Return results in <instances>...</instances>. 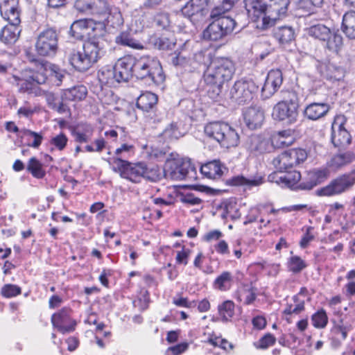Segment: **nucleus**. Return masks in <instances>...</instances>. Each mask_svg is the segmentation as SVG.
Here are the masks:
<instances>
[{
  "mask_svg": "<svg viewBox=\"0 0 355 355\" xmlns=\"http://www.w3.org/2000/svg\"><path fill=\"white\" fill-rule=\"evenodd\" d=\"M290 0H245V9L253 21L261 19V28H267L270 21L286 16Z\"/></svg>",
  "mask_w": 355,
  "mask_h": 355,
  "instance_id": "nucleus-1",
  "label": "nucleus"
},
{
  "mask_svg": "<svg viewBox=\"0 0 355 355\" xmlns=\"http://www.w3.org/2000/svg\"><path fill=\"white\" fill-rule=\"evenodd\" d=\"M234 72V63L229 58L218 57L211 61L203 75L204 81L209 87L207 94L211 98L218 97L223 84L232 78Z\"/></svg>",
  "mask_w": 355,
  "mask_h": 355,
  "instance_id": "nucleus-2",
  "label": "nucleus"
},
{
  "mask_svg": "<svg viewBox=\"0 0 355 355\" xmlns=\"http://www.w3.org/2000/svg\"><path fill=\"white\" fill-rule=\"evenodd\" d=\"M329 171L327 168L314 169L307 173L302 182L301 174L297 171L283 173L282 171L272 173L268 175V181L275 182L282 187L294 189L311 190L313 187L321 184L327 179Z\"/></svg>",
  "mask_w": 355,
  "mask_h": 355,
  "instance_id": "nucleus-3",
  "label": "nucleus"
},
{
  "mask_svg": "<svg viewBox=\"0 0 355 355\" xmlns=\"http://www.w3.org/2000/svg\"><path fill=\"white\" fill-rule=\"evenodd\" d=\"M104 50L100 39L96 37L85 40L83 51L70 53L69 63L79 71H86L96 63L103 55Z\"/></svg>",
  "mask_w": 355,
  "mask_h": 355,
  "instance_id": "nucleus-4",
  "label": "nucleus"
},
{
  "mask_svg": "<svg viewBox=\"0 0 355 355\" xmlns=\"http://www.w3.org/2000/svg\"><path fill=\"white\" fill-rule=\"evenodd\" d=\"M134 75L138 79L145 80L148 85H159L165 80L160 62L151 56L134 57Z\"/></svg>",
  "mask_w": 355,
  "mask_h": 355,
  "instance_id": "nucleus-5",
  "label": "nucleus"
},
{
  "mask_svg": "<svg viewBox=\"0 0 355 355\" xmlns=\"http://www.w3.org/2000/svg\"><path fill=\"white\" fill-rule=\"evenodd\" d=\"M166 178L173 180L192 179L196 174V168L187 159L167 161L164 169Z\"/></svg>",
  "mask_w": 355,
  "mask_h": 355,
  "instance_id": "nucleus-6",
  "label": "nucleus"
},
{
  "mask_svg": "<svg viewBox=\"0 0 355 355\" xmlns=\"http://www.w3.org/2000/svg\"><path fill=\"white\" fill-rule=\"evenodd\" d=\"M257 90L258 86L252 79L241 78L230 89V97L233 102L243 105L250 103Z\"/></svg>",
  "mask_w": 355,
  "mask_h": 355,
  "instance_id": "nucleus-7",
  "label": "nucleus"
},
{
  "mask_svg": "<svg viewBox=\"0 0 355 355\" xmlns=\"http://www.w3.org/2000/svg\"><path fill=\"white\" fill-rule=\"evenodd\" d=\"M113 170L120 173L122 178L132 182L141 181L145 173V164L143 162L130 163L121 158H112Z\"/></svg>",
  "mask_w": 355,
  "mask_h": 355,
  "instance_id": "nucleus-8",
  "label": "nucleus"
},
{
  "mask_svg": "<svg viewBox=\"0 0 355 355\" xmlns=\"http://www.w3.org/2000/svg\"><path fill=\"white\" fill-rule=\"evenodd\" d=\"M58 35L55 29L46 28L40 33L35 42V50L40 56L50 57L55 55L58 47Z\"/></svg>",
  "mask_w": 355,
  "mask_h": 355,
  "instance_id": "nucleus-9",
  "label": "nucleus"
},
{
  "mask_svg": "<svg viewBox=\"0 0 355 355\" xmlns=\"http://www.w3.org/2000/svg\"><path fill=\"white\" fill-rule=\"evenodd\" d=\"M307 158V153L302 148H293L284 151L274 158L273 165L279 171L292 168L303 163Z\"/></svg>",
  "mask_w": 355,
  "mask_h": 355,
  "instance_id": "nucleus-10",
  "label": "nucleus"
},
{
  "mask_svg": "<svg viewBox=\"0 0 355 355\" xmlns=\"http://www.w3.org/2000/svg\"><path fill=\"white\" fill-rule=\"evenodd\" d=\"M354 178L345 173L333 180L328 185L316 191L317 196H331L349 190L354 185Z\"/></svg>",
  "mask_w": 355,
  "mask_h": 355,
  "instance_id": "nucleus-11",
  "label": "nucleus"
},
{
  "mask_svg": "<svg viewBox=\"0 0 355 355\" xmlns=\"http://www.w3.org/2000/svg\"><path fill=\"white\" fill-rule=\"evenodd\" d=\"M208 0H189L181 9V13L183 16L196 25L203 20L207 15L208 10L207 8Z\"/></svg>",
  "mask_w": 355,
  "mask_h": 355,
  "instance_id": "nucleus-12",
  "label": "nucleus"
},
{
  "mask_svg": "<svg viewBox=\"0 0 355 355\" xmlns=\"http://www.w3.org/2000/svg\"><path fill=\"white\" fill-rule=\"evenodd\" d=\"M51 322L62 334L73 332L77 324L76 321L71 318V309L66 307L53 314Z\"/></svg>",
  "mask_w": 355,
  "mask_h": 355,
  "instance_id": "nucleus-13",
  "label": "nucleus"
},
{
  "mask_svg": "<svg viewBox=\"0 0 355 355\" xmlns=\"http://www.w3.org/2000/svg\"><path fill=\"white\" fill-rule=\"evenodd\" d=\"M134 57L128 55L117 60L113 67L116 82L125 83L134 75Z\"/></svg>",
  "mask_w": 355,
  "mask_h": 355,
  "instance_id": "nucleus-14",
  "label": "nucleus"
},
{
  "mask_svg": "<svg viewBox=\"0 0 355 355\" xmlns=\"http://www.w3.org/2000/svg\"><path fill=\"white\" fill-rule=\"evenodd\" d=\"M283 83L282 72L279 69L270 70L261 89L263 99L270 98L281 87Z\"/></svg>",
  "mask_w": 355,
  "mask_h": 355,
  "instance_id": "nucleus-15",
  "label": "nucleus"
},
{
  "mask_svg": "<svg viewBox=\"0 0 355 355\" xmlns=\"http://www.w3.org/2000/svg\"><path fill=\"white\" fill-rule=\"evenodd\" d=\"M352 137L339 119L334 120L331 125V140L335 147L344 148L351 143Z\"/></svg>",
  "mask_w": 355,
  "mask_h": 355,
  "instance_id": "nucleus-16",
  "label": "nucleus"
},
{
  "mask_svg": "<svg viewBox=\"0 0 355 355\" xmlns=\"http://www.w3.org/2000/svg\"><path fill=\"white\" fill-rule=\"evenodd\" d=\"M298 112L284 102H278L272 109V117L275 121H284L293 124L297 121Z\"/></svg>",
  "mask_w": 355,
  "mask_h": 355,
  "instance_id": "nucleus-17",
  "label": "nucleus"
},
{
  "mask_svg": "<svg viewBox=\"0 0 355 355\" xmlns=\"http://www.w3.org/2000/svg\"><path fill=\"white\" fill-rule=\"evenodd\" d=\"M1 15L9 24L19 25L21 23L19 3L17 0H6L0 6Z\"/></svg>",
  "mask_w": 355,
  "mask_h": 355,
  "instance_id": "nucleus-18",
  "label": "nucleus"
},
{
  "mask_svg": "<svg viewBox=\"0 0 355 355\" xmlns=\"http://www.w3.org/2000/svg\"><path fill=\"white\" fill-rule=\"evenodd\" d=\"M264 118V112L260 107H250L243 112L245 123L250 130L260 128L263 124Z\"/></svg>",
  "mask_w": 355,
  "mask_h": 355,
  "instance_id": "nucleus-19",
  "label": "nucleus"
},
{
  "mask_svg": "<svg viewBox=\"0 0 355 355\" xmlns=\"http://www.w3.org/2000/svg\"><path fill=\"white\" fill-rule=\"evenodd\" d=\"M228 183L232 186H245L248 189L259 187L264 183V175L262 173L257 172L248 177L236 175L228 180Z\"/></svg>",
  "mask_w": 355,
  "mask_h": 355,
  "instance_id": "nucleus-20",
  "label": "nucleus"
},
{
  "mask_svg": "<svg viewBox=\"0 0 355 355\" xmlns=\"http://www.w3.org/2000/svg\"><path fill=\"white\" fill-rule=\"evenodd\" d=\"M331 106L324 103H312L306 105L304 116L309 120L317 121L325 116L329 112Z\"/></svg>",
  "mask_w": 355,
  "mask_h": 355,
  "instance_id": "nucleus-21",
  "label": "nucleus"
},
{
  "mask_svg": "<svg viewBox=\"0 0 355 355\" xmlns=\"http://www.w3.org/2000/svg\"><path fill=\"white\" fill-rule=\"evenodd\" d=\"M90 30H94L92 22L87 19H80L71 24L69 34L76 40H83L89 35Z\"/></svg>",
  "mask_w": 355,
  "mask_h": 355,
  "instance_id": "nucleus-22",
  "label": "nucleus"
},
{
  "mask_svg": "<svg viewBox=\"0 0 355 355\" xmlns=\"http://www.w3.org/2000/svg\"><path fill=\"white\" fill-rule=\"evenodd\" d=\"M226 167L220 160L214 159L203 164L200 167L201 173L209 179H219L222 177Z\"/></svg>",
  "mask_w": 355,
  "mask_h": 355,
  "instance_id": "nucleus-23",
  "label": "nucleus"
},
{
  "mask_svg": "<svg viewBox=\"0 0 355 355\" xmlns=\"http://www.w3.org/2000/svg\"><path fill=\"white\" fill-rule=\"evenodd\" d=\"M157 101L158 98L155 94L146 92L137 98L136 106L143 112H150L156 107Z\"/></svg>",
  "mask_w": 355,
  "mask_h": 355,
  "instance_id": "nucleus-24",
  "label": "nucleus"
},
{
  "mask_svg": "<svg viewBox=\"0 0 355 355\" xmlns=\"http://www.w3.org/2000/svg\"><path fill=\"white\" fill-rule=\"evenodd\" d=\"M94 128L89 123H80L74 127L72 135L78 143H87L92 139Z\"/></svg>",
  "mask_w": 355,
  "mask_h": 355,
  "instance_id": "nucleus-25",
  "label": "nucleus"
},
{
  "mask_svg": "<svg viewBox=\"0 0 355 355\" xmlns=\"http://www.w3.org/2000/svg\"><path fill=\"white\" fill-rule=\"evenodd\" d=\"M293 133L291 130L279 131L271 137L272 145L277 148L288 147L294 142Z\"/></svg>",
  "mask_w": 355,
  "mask_h": 355,
  "instance_id": "nucleus-26",
  "label": "nucleus"
},
{
  "mask_svg": "<svg viewBox=\"0 0 355 355\" xmlns=\"http://www.w3.org/2000/svg\"><path fill=\"white\" fill-rule=\"evenodd\" d=\"M20 32L18 25L8 24L0 32V41L5 44H14L18 40Z\"/></svg>",
  "mask_w": 355,
  "mask_h": 355,
  "instance_id": "nucleus-27",
  "label": "nucleus"
},
{
  "mask_svg": "<svg viewBox=\"0 0 355 355\" xmlns=\"http://www.w3.org/2000/svg\"><path fill=\"white\" fill-rule=\"evenodd\" d=\"M225 128L226 130L223 131L219 144L221 146L227 148L237 146L239 144L238 132L228 123H226Z\"/></svg>",
  "mask_w": 355,
  "mask_h": 355,
  "instance_id": "nucleus-28",
  "label": "nucleus"
},
{
  "mask_svg": "<svg viewBox=\"0 0 355 355\" xmlns=\"http://www.w3.org/2000/svg\"><path fill=\"white\" fill-rule=\"evenodd\" d=\"M226 123H227L223 121L210 122L205 126V133L208 137L219 143L223 131L226 130Z\"/></svg>",
  "mask_w": 355,
  "mask_h": 355,
  "instance_id": "nucleus-29",
  "label": "nucleus"
},
{
  "mask_svg": "<svg viewBox=\"0 0 355 355\" xmlns=\"http://www.w3.org/2000/svg\"><path fill=\"white\" fill-rule=\"evenodd\" d=\"M355 160V154L352 152L337 154L332 157L329 162V166L334 170H338Z\"/></svg>",
  "mask_w": 355,
  "mask_h": 355,
  "instance_id": "nucleus-30",
  "label": "nucleus"
},
{
  "mask_svg": "<svg viewBox=\"0 0 355 355\" xmlns=\"http://www.w3.org/2000/svg\"><path fill=\"white\" fill-rule=\"evenodd\" d=\"M343 32L349 39H355V11L347 12L343 17Z\"/></svg>",
  "mask_w": 355,
  "mask_h": 355,
  "instance_id": "nucleus-31",
  "label": "nucleus"
},
{
  "mask_svg": "<svg viewBox=\"0 0 355 355\" xmlns=\"http://www.w3.org/2000/svg\"><path fill=\"white\" fill-rule=\"evenodd\" d=\"M105 21L109 30H118L123 25L124 19L119 9L114 7L106 15Z\"/></svg>",
  "mask_w": 355,
  "mask_h": 355,
  "instance_id": "nucleus-32",
  "label": "nucleus"
},
{
  "mask_svg": "<svg viewBox=\"0 0 355 355\" xmlns=\"http://www.w3.org/2000/svg\"><path fill=\"white\" fill-rule=\"evenodd\" d=\"M274 37L279 43L289 44L295 39V31L291 26H279L275 28Z\"/></svg>",
  "mask_w": 355,
  "mask_h": 355,
  "instance_id": "nucleus-33",
  "label": "nucleus"
},
{
  "mask_svg": "<svg viewBox=\"0 0 355 355\" xmlns=\"http://www.w3.org/2000/svg\"><path fill=\"white\" fill-rule=\"evenodd\" d=\"M115 42L117 44L131 47L135 49H143L142 44L135 40L130 31H125L121 32L116 37Z\"/></svg>",
  "mask_w": 355,
  "mask_h": 355,
  "instance_id": "nucleus-34",
  "label": "nucleus"
},
{
  "mask_svg": "<svg viewBox=\"0 0 355 355\" xmlns=\"http://www.w3.org/2000/svg\"><path fill=\"white\" fill-rule=\"evenodd\" d=\"M233 282L234 277L232 272L224 271L215 279L213 286L218 291H227L231 288Z\"/></svg>",
  "mask_w": 355,
  "mask_h": 355,
  "instance_id": "nucleus-35",
  "label": "nucleus"
},
{
  "mask_svg": "<svg viewBox=\"0 0 355 355\" xmlns=\"http://www.w3.org/2000/svg\"><path fill=\"white\" fill-rule=\"evenodd\" d=\"M306 33L314 39L324 42L330 35V28L322 24H316L306 28Z\"/></svg>",
  "mask_w": 355,
  "mask_h": 355,
  "instance_id": "nucleus-36",
  "label": "nucleus"
},
{
  "mask_svg": "<svg viewBox=\"0 0 355 355\" xmlns=\"http://www.w3.org/2000/svg\"><path fill=\"white\" fill-rule=\"evenodd\" d=\"M226 37L217 24L216 20H214L207 28L203 31V38L205 40L211 41H218Z\"/></svg>",
  "mask_w": 355,
  "mask_h": 355,
  "instance_id": "nucleus-37",
  "label": "nucleus"
},
{
  "mask_svg": "<svg viewBox=\"0 0 355 355\" xmlns=\"http://www.w3.org/2000/svg\"><path fill=\"white\" fill-rule=\"evenodd\" d=\"M87 94V90L84 85H78L66 90L63 97L67 101H79L83 100Z\"/></svg>",
  "mask_w": 355,
  "mask_h": 355,
  "instance_id": "nucleus-38",
  "label": "nucleus"
},
{
  "mask_svg": "<svg viewBox=\"0 0 355 355\" xmlns=\"http://www.w3.org/2000/svg\"><path fill=\"white\" fill-rule=\"evenodd\" d=\"M98 78L101 84L110 87L118 83L113 67H105L100 69L98 72Z\"/></svg>",
  "mask_w": 355,
  "mask_h": 355,
  "instance_id": "nucleus-39",
  "label": "nucleus"
},
{
  "mask_svg": "<svg viewBox=\"0 0 355 355\" xmlns=\"http://www.w3.org/2000/svg\"><path fill=\"white\" fill-rule=\"evenodd\" d=\"M13 78L16 81V85L18 87L19 92L37 94L38 87L31 80V76L28 79H21L14 76Z\"/></svg>",
  "mask_w": 355,
  "mask_h": 355,
  "instance_id": "nucleus-40",
  "label": "nucleus"
},
{
  "mask_svg": "<svg viewBox=\"0 0 355 355\" xmlns=\"http://www.w3.org/2000/svg\"><path fill=\"white\" fill-rule=\"evenodd\" d=\"M236 1V0H223L221 5L217 6L212 9L210 17L215 20L219 17H225L223 15L232 9Z\"/></svg>",
  "mask_w": 355,
  "mask_h": 355,
  "instance_id": "nucleus-41",
  "label": "nucleus"
},
{
  "mask_svg": "<svg viewBox=\"0 0 355 355\" xmlns=\"http://www.w3.org/2000/svg\"><path fill=\"white\" fill-rule=\"evenodd\" d=\"M164 175V170L162 171L158 166L147 167L145 164V173L143 178L156 182L160 181Z\"/></svg>",
  "mask_w": 355,
  "mask_h": 355,
  "instance_id": "nucleus-42",
  "label": "nucleus"
},
{
  "mask_svg": "<svg viewBox=\"0 0 355 355\" xmlns=\"http://www.w3.org/2000/svg\"><path fill=\"white\" fill-rule=\"evenodd\" d=\"M150 43L159 50L172 49L175 46V42L170 40L168 37L164 36H151L150 38Z\"/></svg>",
  "mask_w": 355,
  "mask_h": 355,
  "instance_id": "nucleus-43",
  "label": "nucleus"
},
{
  "mask_svg": "<svg viewBox=\"0 0 355 355\" xmlns=\"http://www.w3.org/2000/svg\"><path fill=\"white\" fill-rule=\"evenodd\" d=\"M20 133L21 134V137H33V141L32 142H28L27 145L30 147L34 148H38L43 140V135L42 133H38L34 131H32L29 129L23 128L20 130Z\"/></svg>",
  "mask_w": 355,
  "mask_h": 355,
  "instance_id": "nucleus-44",
  "label": "nucleus"
},
{
  "mask_svg": "<svg viewBox=\"0 0 355 355\" xmlns=\"http://www.w3.org/2000/svg\"><path fill=\"white\" fill-rule=\"evenodd\" d=\"M114 7L110 6L107 0H94L90 14L106 16Z\"/></svg>",
  "mask_w": 355,
  "mask_h": 355,
  "instance_id": "nucleus-45",
  "label": "nucleus"
},
{
  "mask_svg": "<svg viewBox=\"0 0 355 355\" xmlns=\"http://www.w3.org/2000/svg\"><path fill=\"white\" fill-rule=\"evenodd\" d=\"M215 20L226 36L231 34L236 26V21L227 16L221 17Z\"/></svg>",
  "mask_w": 355,
  "mask_h": 355,
  "instance_id": "nucleus-46",
  "label": "nucleus"
},
{
  "mask_svg": "<svg viewBox=\"0 0 355 355\" xmlns=\"http://www.w3.org/2000/svg\"><path fill=\"white\" fill-rule=\"evenodd\" d=\"M268 141L258 135L250 138L249 148L252 152L263 153L266 150Z\"/></svg>",
  "mask_w": 355,
  "mask_h": 355,
  "instance_id": "nucleus-47",
  "label": "nucleus"
},
{
  "mask_svg": "<svg viewBox=\"0 0 355 355\" xmlns=\"http://www.w3.org/2000/svg\"><path fill=\"white\" fill-rule=\"evenodd\" d=\"M327 40H324L326 47L331 51L338 52L343 45V37L337 33H331Z\"/></svg>",
  "mask_w": 355,
  "mask_h": 355,
  "instance_id": "nucleus-48",
  "label": "nucleus"
},
{
  "mask_svg": "<svg viewBox=\"0 0 355 355\" xmlns=\"http://www.w3.org/2000/svg\"><path fill=\"white\" fill-rule=\"evenodd\" d=\"M27 170L36 178H43L45 175V171L42 168V164L34 157L29 159Z\"/></svg>",
  "mask_w": 355,
  "mask_h": 355,
  "instance_id": "nucleus-49",
  "label": "nucleus"
},
{
  "mask_svg": "<svg viewBox=\"0 0 355 355\" xmlns=\"http://www.w3.org/2000/svg\"><path fill=\"white\" fill-rule=\"evenodd\" d=\"M218 313L223 321H228L234 314V304L232 301L227 300L218 305Z\"/></svg>",
  "mask_w": 355,
  "mask_h": 355,
  "instance_id": "nucleus-50",
  "label": "nucleus"
},
{
  "mask_svg": "<svg viewBox=\"0 0 355 355\" xmlns=\"http://www.w3.org/2000/svg\"><path fill=\"white\" fill-rule=\"evenodd\" d=\"M238 299L244 304H250L256 299V293L252 288H243L239 291Z\"/></svg>",
  "mask_w": 355,
  "mask_h": 355,
  "instance_id": "nucleus-51",
  "label": "nucleus"
},
{
  "mask_svg": "<svg viewBox=\"0 0 355 355\" xmlns=\"http://www.w3.org/2000/svg\"><path fill=\"white\" fill-rule=\"evenodd\" d=\"M313 325L315 328L322 329L327 326L328 317L324 309H320L315 313L311 317Z\"/></svg>",
  "mask_w": 355,
  "mask_h": 355,
  "instance_id": "nucleus-52",
  "label": "nucleus"
},
{
  "mask_svg": "<svg viewBox=\"0 0 355 355\" xmlns=\"http://www.w3.org/2000/svg\"><path fill=\"white\" fill-rule=\"evenodd\" d=\"M67 142L68 138L66 136V135L63 132H60V134L54 137H52L49 141L51 146H53L51 150H53V148H55L60 151L63 150L65 148Z\"/></svg>",
  "mask_w": 355,
  "mask_h": 355,
  "instance_id": "nucleus-53",
  "label": "nucleus"
},
{
  "mask_svg": "<svg viewBox=\"0 0 355 355\" xmlns=\"http://www.w3.org/2000/svg\"><path fill=\"white\" fill-rule=\"evenodd\" d=\"M306 267V263L298 256H293L288 261L289 270L293 273H299Z\"/></svg>",
  "mask_w": 355,
  "mask_h": 355,
  "instance_id": "nucleus-54",
  "label": "nucleus"
},
{
  "mask_svg": "<svg viewBox=\"0 0 355 355\" xmlns=\"http://www.w3.org/2000/svg\"><path fill=\"white\" fill-rule=\"evenodd\" d=\"M49 73V71L42 65L37 71L33 73L31 78L36 86L37 85H42L46 82L48 76H50Z\"/></svg>",
  "mask_w": 355,
  "mask_h": 355,
  "instance_id": "nucleus-55",
  "label": "nucleus"
},
{
  "mask_svg": "<svg viewBox=\"0 0 355 355\" xmlns=\"http://www.w3.org/2000/svg\"><path fill=\"white\" fill-rule=\"evenodd\" d=\"M94 3V0H76L74 7L79 12L90 14Z\"/></svg>",
  "mask_w": 355,
  "mask_h": 355,
  "instance_id": "nucleus-56",
  "label": "nucleus"
},
{
  "mask_svg": "<svg viewBox=\"0 0 355 355\" xmlns=\"http://www.w3.org/2000/svg\"><path fill=\"white\" fill-rule=\"evenodd\" d=\"M281 102H284L288 106L297 111L298 109V96L295 92L287 91L285 92L284 99Z\"/></svg>",
  "mask_w": 355,
  "mask_h": 355,
  "instance_id": "nucleus-57",
  "label": "nucleus"
},
{
  "mask_svg": "<svg viewBox=\"0 0 355 355\" xmlns=\"http://www.w3.org/2000/svg\"><path fill=\"white\" fill-rule=\"evenodd\" d=\"M1 295L7 298H10L20 295L21 289L15 284H6L1 288Z\"/></svg>",
  "mask_w": 355,
  "mask_h": 355,
  "instance_id": "nucleus-58",
  "label": "nucleus"
},
{
  "mask_svg": "<svg viewBox=\"0 0 355 355\" xmlns=\"http://www.w3.org/2000/svg\"><path fill=\"white\" fill-rule=\"evenodd\" d=\"M275 337L272 334L268 333L261 338L257 343H254V346L257 349H265L273 345L275 343Z\"/></svg>",
  "mask_w": 355,
  "mask_h": 355,
  "instance_id": "nucleus-59",
  "label": "nucleus"
},
{
  "mask_svg": "<svg viewBox=\"0 0 355 355\" xmlns=\"http://www.w3.org/2000/svg\"><path fill=\"white\" fill-rule=\"evenodd\" d=\"M106 146V141L103 137H99L96 139L92 145H87L85 147V150L87 152L93 153V152H97L100 153L101 152Z\"/></svg>",
  "mask_w": 355,
  "mask_h": 355,
  "instance_id": "nucleus-60",
  "label": "nucleus"
},
{
  "mask_svg": "<svg viewBox=\"0 0 355 355\" xmlns=\"http://www.w3.org/2000/svg\"><path fill=\"white\" fill-rule=\"evenodd\" d=\"M164 135L171 139H178L182 136V132L179 130L177 123H170L164 130Z\"/></svg>",
  "mask_w": 355,
  "mask_h": 355,
  "instance_id": "nucleus-61",
  "label": "nucleus"
},
{
  "mask_svg": "<svg viewBox=\"0 0 355 355\" xmlns=\"http://www.w3.org/2000/svg\"><path fill=\"white\" fill-rule=\"evenodd\" d=\"M134 147L132 145L124 144L120 148L115 150V154L118 157L116 158H128L131 153H133Z\"/></svg>",
  "mask_w": 355,
  "mask_h": 355,
  "instance_id": "nucleus-62",
  "label": "nucleus"
},
{
  "mask_svg": "<svg viewBox=\"0 0 355 355\" xmlns=\"http://www.w3.org/2000/svg\"><path fill=\"white\" fill-rule=\"evenodd\" d=\"M191 251L188 248H182L181 251H178L176 256V262L179 264H184L186 266L188 263V259L190 256Z\"/></svg>",
  "mask_w": 355,
  "mask_h": 355,
  "instance_id": "nucleus-63",
  "label": "nucleus"
},
{
  "mask_svg": "<svg viewBox=\"0 0 355 355\" xmlns=\"http://www.w3.org/2000/svg\"><path fill=\"white\" fill-rule=\"evenodd\" d=\"M173 304L179 307L186 308L193 307L196 305L195 301L189 302L186 297H174L173 299Z\"/></svg>",
  "mask_w": 355,
  "mask_h": 355,
  "instance_id": "nucleus-64",
  "label": "nucleus"
}]
</instances>
